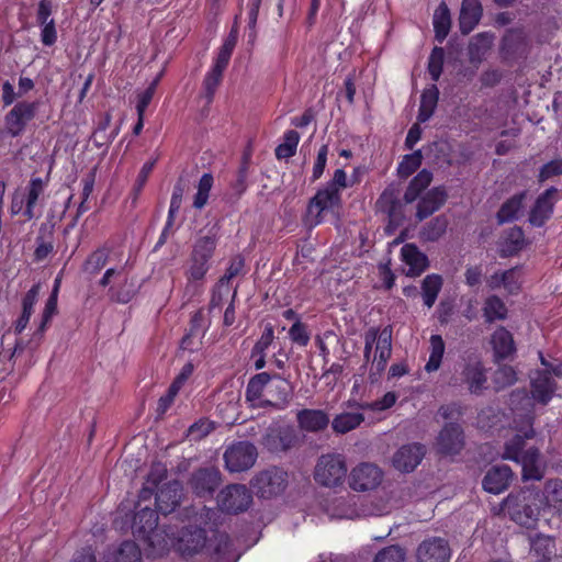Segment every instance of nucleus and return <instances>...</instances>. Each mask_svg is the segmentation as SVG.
<instances>
[{"instance_id":"obj_1","label":"nucleus","mask_w":562,"mask_h":562,"mask_svg":"<svg viewBox=\"0 0 562 562\" xmlns=\"http://www.w3.org/2000/svg\"><path fill=\"white\" fill-rule=\"evenodd\" d=\"M349 188L348 177L342 168L336 169L330 180L308 200L303 222L316 227L324 222V213L334 212L342 206L341 191Z\"/></svg>"},{"instance_id":"obj_2","label":"nucleus","mask_w":562,"mask_h":562,"mask_svg":"<svg viewBox=\"0 0 562 562\" xmlns=\"http://www.w3.org/2000/svg\"><path fill=\"white\" fill-rule=\"evenodd\" d=\"M216 247L217 237L215 234L201 236L195 239L184 270L187 280L184 294L189 299L203 292L205 277L212 267V259Z\"/></svg>"},{"instance_id":"obj_3","label":"nucleus","mask_w":562,"mask_h":562,"mask_svg":"<svg viewBox=\"0 0 562 562\" xmlns=\"http://www.w3.org/2000/svg\"><path fill=\"white\" fill-rule=\"evenodd\" d=\"M535 435V429L530 425L522 434H516L504 445L503 459L514 461L521 467L524 482L540 481L544 476L539 449L537 447L526 449V439H531Z\"/></svg>"},{"instance_id":"obj_4","label":"nucleus","mask_w":562,"mask_h":562,"mask_svg":"<svg viewBox=\"0 0 562 562\" xmlns=\"http://www.w3.org/2000/svg\"><path fill=\"white\" fill-rule=\"evenodd\" d=\"M405 203L398 183H390L384 188L375 201L376 213L384 214L387 218L385 233L393 234L406 220Z\"/></svg>"},{"instance_id":"obj_5","label":"nucleus","mask_w":562,"mask_h":562,"mask_svg":"<svg viewBox=\"0 0 562 562\" xmlns=\"http://www.w3.org/2000/svg\"><path fill=\"white\" fill-rule=\"evenodd\" d=\"M132 531L136 540L153 552L165 542L158 530V514L149 507L136 512L133 518Z\"/></svg>"},{"instance_id":"obj_6","label":"nucleus","mask_w":562,"mask_h":562,"mask_svg":"<svg viewBox=\"0 0 562 562\" xmlns=\"http://www.w3.org/2000/svg\"><path fill=\"white\" fill-rule=\"evenodd\" d=\"M347 464L341 454L327 453L319 457L314 470V480L322 486L335 488L345 483Z\"/></svg>"},{"instance_id":"obj_7","label":"nucleus","mask_w":562,"mask_h":562,"mask_svg":"<svg viewBox=\"0 0 562 562\" xmlns=\"http://www.w3.org/2000/svg\"><path fill=\"white\" fill-rule=\"evenodd\" d=\"M251 486L260 498L271 499L282 494L288 486V472L272 467L259 472L252 480Z\"/></svg>"},{"instance_id":"obj_8","label":"nucleus","mask_w":562,"mask_h":562,"mask_svg":"<svg viewBox=\"0 0 562 562\" xmlns=\"http://www.w3.org/2000/svg\"><path fill=\"white\" fill-rule=\"evenodd\" d=\"M302 442L299 430L293 425L269 427L262 437L263 447L271 453L288 452Z\"/></svg>"},{"instance_id":"obj_9","label":"nucleus","mask_w":562,"mask_h":562,"mask_svg":"<svg viewBox=\"0 0 562 562\" xmlns=\"http://www.w3.org/2000/svg\"><path fill=\"white\" fill-rule=\"evenodd\" d=\"M252 503L250 491L243 484H229L217 495V504L223 513L239 514L246 512Z\"/></svg>"},{"instance_id":"obj_10","label":"nucleus","mask_w":562,"mask_h":562,"mask_svg":"<svg viewBox=\"0 0 562 562\" xmlns=\"http://www.w3.org/2000/svg\"><path fill=\"white\" fill-rule=\"evenodd\" d=\"M38 109L37 101H20L4 116L5 132L11 137L21 136L27 124L34 120Z\"/></svg>"},{"instance_id":"obj_11","label":"nucleus","mask_w":562,"mask_h":562,"mask_svg":"<svg viewBox=\"0 0 562 562\" xmlns=\"http://www.w3.org/2000/svg\"><path fill=\"white\" fill-rule=\"evenodd\" d=\"M258 458V451L249 441H238L226 449L224 461L229 472H244L252 468Z\"/></svg>"},{"instance_id":"obj_12","label":"nucleus","mask_w":562,"mask_h":562,"mask_svg":"<svg viewBox=\"0 0 562 562\" xmlns=\"http://www.w3.org/2000/svg\"><path fill=\"white\" fill-rule=\"evenodd\" d=\"M465 446L464 430L457 422L443 425L436 438V449L440 456L452 457L459 454Z\"/></svg>"},{"instance_id":"obj_13","label":"nucleus","mask_w":562,"mask_h":562,"mask_svg":"<svg viewBox=\"0 0 562 562\" xmlns=\"http://www.w3.org/2000/svg\"><path fill=\"white\" fill-rule=\"evenodd\" d=\"M383 471L374 463L361 462L348 475V483L356 492L375 490L383 480Z\"/></svg>"},{"instance_id":"obj_14","label":"nucleus","mask_w":562,"mask_h":562,"mask_svg":"<svg viewBox=\"0 0 562 562\" xmlns=\"http://www.w3.org/2000/svg\"><path fill=\"white\" fill-rule=\"evenodd\" d=\"M221 481V472L217 469L200 468L192 473L189 485L198 497L211 498L220 486Z\"/></svg>"},{"instance_id":"obj_15","label":"nucleus","mask_w":562,"mask_h":562,"mask_svg":"<svg viewBox=\"0 0 562 562\" xmlns=\"http://www.w3.org/2000/svg\"><path fill=\"white\" fill-rule=\"evenodd\" d=\"M528 50V40L521 27L506 30L501 41L499 53L504 60L512 61L525 57Z\"/></svg>"},{"instance_id":"obj_16","label":"nucleus","mask_w":562,"mask_h":562,"mask_svg":"<svg viewBox=\"0 0 562 562\" xmlns=\"http://www.w3.org/2000/svg\"><path fill=\"white\" fill-rule=\"evenodd\" d=\"M425 454L426 448L419 442L403 445L393 454L392 464L402 473H411L420 464Z\"/></svg>"},{"instance_id":"obj_17","label":"nucleus","mask_w":562,"mask_h":562,"mask_svg":"<svg viewBox=\"0 0 562 562\" xmlns=\"http://www.w3.org/2000/svg\"><path fill=\"white\" fill-rule=\"evenodd\" d=\"M502 508L512 520L520 526L531 527L538 520L539 508L530 504L521 503L519 496L509 494L502 503Z\"/></svg>"},{"instance_id":"obj_18","label":"nucleus","mask_w":562,"mask_h":562,"mask_svg":"<svg viewBox=\"0 0 562 562\" xmlns=\"http://www.w3.org/2000/svg\"><path fill=\"white\" fill-rule=\"evenodd\" d=\"M416 205L415 217L422 222L439 211L448 200V191L445 186H437L420 195Z\"/></svg>"},{"instance_id":"obj_19","label":"nucleus","mask_w":562,"mask_h":562,"mask_svg":"<svg viewBox=\"0 0 562 562\" xmlns=\"http://www.w3.org/2000/svg\"><path fill=\"white\" fill-rule=\"evenodd\" d=\"M450 555V546L441 537L425 539L416 552L417 562H449Z\"/></svg>"},{"instance_id":"obj_20","label":"nucleus","mask_w":562,"mask_h":562,"mask_svg":"<svg viewBox=\"0 0 562 562\" xmlns=\"http://www.w3.org/2000/svg\"><path fill=\"white\" fill-rule=\"evenodd\" d=\"M156 494L157 510L162 515L173 513L181 503L183 495V487L180 481L172 480L165 483Z\"/></svg>"},{"instance_id":"obj_21","label":"nucleus","mask_w":562,"mask_h":562,"mask_svg":"<svg viewBox=\"0 0 562 562\" xmlns=\"http://www.w3.org/2000/svg\"><path fill=\"white\" fill-rule=\"evenodd\" d=\"M558 192L555 187H550L538 195L529 212V222L532 226L541 227L551 217Z\"/></svg>"},{"instance_id":"obj_22","label":"nucleus","mask_w":562,"mask_h":562,"mask_svg":"<svg viewBox=\"0 0 562 562\" xmlns=\"http://www.w3.org/2000/svg\"><path fill=\"white\" fill-rule=\"evenodd\" d=\"M206 544V530L196 526L184 527L178 540V550L182 555H193L204 551Z\"/></svg>"},{"instance_id":"obj_23","label":"nucleus","mask_w":562,"mask_h":562,"mask_svg":"<svg viewBox=\"0 0 562 562\" xmlns=\"http://www.w3.org/2000/svg\"><path fill=\"white\" fill-rule=\"evenodd\" d=\"M401 259L408 267L406 276L419 277L429 267V259L415 244L408 243L401 248Z\"/></svg>"},{"instance_id":"obj_24","label":"nucleus","mask_w":562,"mask_h":562,"mask_svg":"<svg viewBox=\"0 0 562 562\" xmlns=\"http://www.w3.org/2000/svg\"><path fill=\"white\" fill-rule=\"evenodd\" d=\"M530 387L533 400L542 405H547L553 397L557 383L551 376V371L538 370L531 379Z\"/></svg>"},{"instance_id":"obj_25","label":"nucleus","mask_w":562,"mask_h":562,"mask_svg":"<svg viewBox=\"0 0 562 562\" xmlns=\"http://www.w3.org/2000/svg\"><path fill=\"white\" fill-rule=\"evenodd\" d=\"M513 475V471L508 465L492 467L484 475L483 488L495 495L501 494L509 487Z\"/></svg>"},{"instance_id":"obj_26","label":"nucleus","mask_w":562,"mask_h":562,"mask_svg":"<svg viewBox=\"0 0 562 562\" xmlns=\"http://www.w3.org/2000/svg\"><path fill=\"white\" fill-rule=\"evenodd\" d=\"M297 426L306 432H319L325 430L329 423V415L323 409L303 408L296 413Z\"/></svg>"},{"instance_id":"obj_27","label":"nucleus","mask_w":562,"mask_h":562,"mask_svg":"<svg viewBox=\"0 0 562 562\" xmlns=\"http://www.w3.org/2000/svg\"><path fill=\"white\" fill-rule=\"evenodd\" d=\"M482 15L483 7L480 0H462L458 19L461 34H470L479 25Z\"/></svg>"},{"instance_id":"obj_28","label":"nucleus","mask_w":562,"mask_h":562,"mask_svg":"<svg viewBox=\"0 0 562 562\" xmlns=\"http://www.w3.org/2000/svg\"><path fill=\"white\" fill-rule=\"evenodd\" d=\"M525 246V233L521 227L514 226L503 232L497 249L502 258H509L517 255Z\"/></svg>"},{"instance_id":"obj_29","label":"nucleus","mask_w":562,"mask_h":562,"mask_svg":"<svg viewBox=\"0 0 562 562\" xmlns=\"http://www.w3.org/2000/svg\"><path fill=\"white\" fill-rule=\"evenodd\" d=\"M461 376L471 394L480 395L486 389V370L481 361L465 363Z\"/></svg>"},{"instance_id":"obj_30","label":"nucleus","mask_w":562,"mask_h":562,"mask_svg":"<svg viewBox=\"0 0 562 562\" xmlns=\"http://www.w3.org/2000/svg\"><path fill=\"white\" fill-rule=\"evenodd\" d=\"M495 362L504 361L516 353L514 337L509 330L501 326L494 330L491 337Z\"/></svg>"},{"instance_id":"obj_31","label":"nucleus","mask_w":562,"mask_h":562,"mask_svg":"<svg viewBox=\"0 0 562 562\" xmlns=\"http://www.w3.org/2000/svg\"><path fill=\"white\" fill-rule=\"evenodd\" d=\"M228 63H225L218 58H214L213 65L205 74L202 87V97L206 100V104H211L214 100L217 88L223 81L224 71L226 70Z\"/></svg>"},{"instance_id":"obj_32","label":"nucleus","mask_w":562,"mask_h":562,"mask_svg":"<svg viewBox=\"0 0 562 562\" xmlns=\"http://www.w3.org/2000/svg\"><path fill=\"white\" fill-rule=\"evenodd\" d=\"M557 554L554 538L537 535L530 542V555L533 562H552Z\"/></svg>"},{"instance_id":"obj_33","label":"nucleus","mask_w":562,"mask_h":562,"mask_svg":"<svg viewBox=\"0 0 562 562\" xmlns=\"http://www.w3.org/2000/svg\"><path fill=\"white\" fill-rule=\"evenodd\" d=\"M527 198V192L521 191L507 199L498 209L496 213V222L498 225L514 222L518 218L519 213L524 207V202Z\"/></svg>"},{"instance_id":"obj_34","label":"nucleus","mask_w":562,"mask_h":562,"mask_svg":"<svg viewBox=\"0 0 562 562\" xmlns=\"http://www.w3.org/2000/svg\"><path fill=\"white\" fill-rule=\"evenodd\" d=\"M434 175L430 170L424 168L412 178L403 194L405 203H413L430 186Z\"/></svg>"},{"instance_id":"obj_35","label":"nucleus","mask_w":562,"mask_h":562,"mask_svg":"<svg viewBox=\"0 0 562 562\" xmlns=\"http://www.w3.org/2000/svg\"><path fill=\"white\" fill-rule=\"evenodd\" d=\"M543 506L562 516V480L552 479L543 487Z\"/></svg>"},{"instance_id":"obj_36","label":"nucleus","mask_w":562,"mask_h":562,"mask_svg":"<svg viewBox=\"0 0 562 562\" xmlns=\"http://www.w3.org/2000/svg\"><path fill=\"white\" fill-rule=\"evenodd\" d=\"M232 541L226 532L215 531L211 538L206 537L204 552L220 562L222 558L231 551Z\"/></svg>"},{"instance_id":"obj_37","label":"nucleus","mask_w":562,"mask_h":562,"mask_svg":"<svg viewBox=\"0 0 562 562\" xmlns=\"http://www.w3.org/2000/svg\"><path fill=\"white\" fill-rule=\"evenodd\" d=\"M495 35L491 32H481L474 35L469 43L468 54L472 63L481 61L492 48Z\"/></svg>"},{"instance_id":"obj_38","label":"nucleus","mask_w":562,"mask_h":562,"mask_svg":"<svg viewBox=\"0 0 562 562\" xmlns=\"http://www.w3.org/2000/svg\"><path fill=\"white\" fill-rule=\"evenodd\" d=\"M47 182L40 177L31 178L26 187L25 207L23 216L26 221L34 217V209L37 204L40 196L44 193Z\"/></svg>"},{"instance_id":"obj_39","label":"nucleus","mask_w":562,"mask_h":562,"mask_svg":"<svg viewBox=\"0 0 562 562\" xmlns=\"http://www.w3.org/2000/svg\"><path fill=\"white\" fill-rule=\"evenodd\" d=\"M438 100L439 89L435 83L422 92L420 104L417 114V121L419 123H425L432 116L437 108Z\"/></svg>"},{"instance_id":"obj_40","label":"nucleus","mask_w":562,"mask_h":562,"mask_svg":"<svg viewBox=\"0 0 562 562\" xmlns=\"http://www.w3.org/2000/svg\"><path fill=\"white\" fill-rule=\"evenodd\" d=\"M272 379H280V374L271 375L268 372H260L252 375L246 386L245 400L247 403L260 400L265 389Z\"/></svg>"},{"instance_id":"obj_41","label":"nucleus","mask_w":562,"mask_h":562,"mask_svg":"<svg viewBox=\"0 0 562 562\" xmlns=\"http://www.w3.org/2000/svg\"><path fill=\"white\" fill-rule=\"evenodd\" d=\"M432 24L436 41L442 43L451 29V13L446 2L442 1L435 10Z\"/></svg>"},{"instance_id":"obj_42","label":"nucleus","mask_w":562,"mask_h":562,"mask_svg":"<svg viewBox=\"0 0 562 562\" xmlns=\"http://www.w3.org/2000/svg\"><path fill=\"white\" fill-rule=\"evenodd\" d=\"M112 248L104 244L93 250L82 263V271L95 276L98 274L108 263Z\"/></svg>"},{"instance_id":"obj_43","label":"nucleus","mask_w":562,"mask_h":562,"mask_svg":"<svg viewBox=\"0 0 562 562\" xmlns=\"http://www.w3.org/2000/svg\"><path fill=\"white\" fill-rule=\"evenodd\" d=\"M443 279L438 273L427 274L422 281V296L424 305L428 308L432 307L442 289Z\"/></svg>"},{"instance_id":"obj_44","label":"nucleus","mask_w":562,"mask_h":562,"mask_svg":"<svg viewBox=\"0 0 562 562\" xmlns=\"http://www.w3.org/2000/svg\"><path fill=\"white\" fill-rule=\"evenodd\" d=\"M167 465L160 461L153 462L146 479V485L142 488L139 497L146 499L154 494L158 485L167 477Z\"/></svg>"},{"instance_id":"obj_45","label":"nucleus","mask_w":562,"mask_h":562,"mask_svg":"<svg viewBox=\"0 0 562 562\" xmlns=\"http://www.w3.org/2000/svg\"><path fill=\"white\" fill-rule=\"evenodd\" d=\"M364 422V415L362 413H350L345 412L334 417L331 422V428L337 434H347Z\"/></svg>"},{"instance_id":"obj_46","label":"nucleus","mask_w":562,"mask_h":562,"mask_svg":"<svg viewBox=\"0 0 562 562\" xmlns=\"http://www.w3.org/2000/svg\"><path fill=\"white\" fill-rule=\"evenodd\" d=\"M483 315L485 322L488 324L496 321H503L507 317V307L501 297L497 295H490L484 301Z\"/></svg>"},{"instance_id":"obj_47","label":"nucleus","mask_w":562,"mask_h":562,"mask_svg":"<svg viewBox=\"0 0 562 562\" xmlns=\"http://www.w3.org/2000/svg\"><path fill=\"white\" fill-rule=\"evenodd\" d=\"M429 348V359L425 366V371L428 373L437 371L442 362L445 353V341L440 335H431Z\"/></svg>"},{"instance_id":"obj_48","label":"nucleus","mask_w":562,"mask_h":562,"mask_svg":"<svg viewBox=\"0 0 562 562\" xmlns=\"http://www.w3.org/2000/svg\"><path fill=\"white\" fill-rule=\"evenodd\" d=\"M300 134L295 130H288L283 134V142L276 147L277 159H289L296 154Z\"/></svg>"},{"instance_id":"obj_49","label":"nucleus","mask_w":562,"mask_h":562,"mask_svg":"<svg viewBox=\"0 0 562 562\" xmlns=\"http://www.w3.org/2000/svg\"><path fill=\"white\" fill-rule=\"evenodd\" d=\"M446 216L439 215L430 220L422 229V238L426 241H437L447 231Z\"/></svg>"},{"instance_id":"obj_50","label":"nucleus","mask_w":562,"mask_h":562,"mask_svg":"<svg viewBox=\"0 0 562 562\" xmlns=\"http://www.w3.org/2000/svg\"><path fill=\"white\" fill-rule=\"evenodd\" d=\"M422 162L423 154L419 149L412 154L404 155L397 165V176L401 179H407L422 166Z\"/></svg>"},{"instance_id":"obj_51","label":"nucleus","mask_w":562,"mask_h":562,"mask_svg":"<svg viewBox=\"0 0 562 562\" xmlns=\"http://www.w3.org/2000/svg\"><path fill=\"white\" fill-rule=\"evenodd\" d=\"M213 183L214 178L212 173L205 172L202 175V177L199 180L198 190L193 199L194 209L202 210L206 205Z\"/></svg>"},{"instance_id":"obj_52","label":"nucleus","mask_w":562,"mask_h":562,"mask_svg":"<svg viewBox=\"0 0 562 562\" xmlns=\"http://www.w3.org/2000/svg\"><path fill=\"white\" fill-rule=\"evenodd\" d=\"M278 380L280 382L272 386L270 393L272 398L277 401V411H283L289 406L291 402L292 387L290 383L281 376Z\"/></svg>"},{"instance_id":"obj_53","label":"nucleus","mask_w":562,"mask_h":562,"mask_svg":"<svg viewBox=\"0 0 562 562\" xmlns=\"http://www.w3.org/2000/svg\"><path fill=\"white\" fill-rule=\"evenodd\" d=\"M517 381V372L512 366H499L493 375V382L496 391L512 386Z\"/></svg>"},{"instance_id":"obj_54","label":"nucleus","mask_w":562,"mask_h":562,"mask_svg":"<svg viewBox=\"0 0 562 562\" xmlns=\"http://www.w3.org/2000/svg\"><path fill=\"white\" fill-rule=\"evenodd\" d=\"M142 553L139 547L134 541H123L119 547L114 562H140Z\"/></svg>"},{"instance_id":"obj_55","label":"nucleus","mask_w":562,"mask_h":562,"mask_svg":"<svg viewBox=\"0 0 562 562\" xmlns=\"http://www.w3.org/2000/svg\"><path fill=\"white\" fill-rule=\"evenodd\" d=\"M392 355V327L385 326L381 330V338L375 346L374 355L378 360L389 362Z\"/></svg>"},{"instance_id":"obj_56","label":"nucleus","mask_w":562,"mask_h":562,"mask_svg":"<svg viewBox=\"0 0 562 562\" xmlns=\"http://www.w3.org/2000/svg\"><path fill=\"white\" fill-rule=\"evenodd\" d=\"M445 63V49L439 46H435L428 57L427 70L432 81H438Z\"/></svg>"},{"instance_id":"obj_57","label":"nucleus","mask_w":562,"mask_h":562,"mask_svg":"<svg viewBox=\"0 0 562 562\" xmlns=\"http://www.w3.org/2000/svg\"><path fill=\"white\" fill-rule=\"evenodd\" d=\"M397 401V395L395 392L390 391L386 392L380 400L373 402L366 403H355L353 405L362 411H371V412H383L395 405Z\"/></svg>"},{"instance_id":"obj_58","label":"nucleus","mask_w":562,"mask_h":562,"mask_svg":"<svg viewBox=\"0 0 562 562\" xmlns=\"http://www.w3.org/2000/svg\"><path fill=\"white\" fill-rule=\"evenodd\" d=\"M210 326L211 321L206 318L204 308L201 307L191 316L189 333L199 338H203Z\"/></svg>"},{"instance_id":"obj_59","label":"nucleus","mask_w":562,"mask_h":562,"mask_svg":"<svg viewBox=\"0 0 562 562\" xmlns=\"http://www.w3.org/2000/svg\"><path fill=\"white\" fill-rule=\"evenodd\" d=\"M405 555V550L400 546H389L376 553L374 562H404Z\"/></svg>"},{"instance_id":"obj_60","label":"nucleus","mask_w":562,"mask_h":562,"mask_svg":"<svg viewBox=\"0 0 562 562\" xmlns=\"http://www.w3.org/2000/svg\"><path fill=\"white\" fill-rule=\"evenodd\" d=\"M289 338L293 344L300 347H306L311 339L306 324L302 323L300 319L294 322L289 329Z\"/></svg>"},{"instance_id":"obj_61","label":"nucleus","mask_w":562,"mask_h":562,"mask_svg":"<svg viewBox=\"0 0 562 562\" xmlns=\"http://www.w3.org/2000/svg\"><path fill=\"white\" fill-rule=\"evenodd\" d=\"M328 153H329L328 144H323L319 147L316 158L313 164L312 177H311L312 182L317 181L324 175L325 168L327 166Z\"/></svg>"},{"instance_id":"obj_62","label":"nucleus","mask_w":562,"mask_h":562,"mask_svg":"<svg viewBox=\"0 0 562 562\" xmlns=\"http://www.w3.org/2000/svg\"><path fill=\"white\" fill-rule=\"evenodd\" d=\"M157 159L158 158H155L153 160L146 161L142 166V168H140L138 175H137V178L135 180V183L133 186V193L135 195V199L143 191V189H144V187H145V184H146L150 173L153 172V170H154V168L156 166Z\"/></svg>"},{"instance_id":"obj_63","label":"nucleus","mask_w":562,"mask_h":562,"mask_svg":"<svg viewBox=\"0 0 562 562\" xmlns=\"http://www.w3.org/2000/svg\"><path fill=\"white\" fill-rule=\"evenodd\" d=\"M245 267V258L241 255L235 256L227 267L225 273L218 280L221 285H225L228 281L239 276Z\"/></svg>"},{"instance_id":"obj_64","label":"nucleus","mask_w":562,"mask_h":562,"mask_svg":"<svg viewBox=\"0 0 562 562\" xmlns=\"http://www.w3.org/2000/svg\"><path fill=\"white\" fill-rule=\"evenodd\" d=\"M562 175V158L553 159L544 164L538 175V181L540 183L549 180L552 177Z\"/></svg>"}]
</instances>
